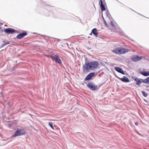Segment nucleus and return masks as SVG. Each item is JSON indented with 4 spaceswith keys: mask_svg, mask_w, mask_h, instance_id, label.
I'll return each instance as SVG.
<instances>
[{
    "mask_svg": "<svg viewBox=\"0 0 149 149\" xmlns=\"http://www.w3.org/2000/svg\"><path fill=\"white\" fill-rule=\"evenodd\" d=\"M98 65V63L96 61H93L90 62H86L85 65L83 66V70L84 72L89 70H93L96 69Z\"/></svg>",
    "mask_w": 149,
    "mask_h": 149,
    "instance_id": "nucleus-1",
    "label": "nucleus"
},
{
    "mask_svg": "<svg viewBox=\"0 0 149 149\" xmlns=\"http://www.w3.org/2000/svg\"><path fill=\"white\" fill-rule=\"evenodd\" d=\"M128 49L123 47L117 48L113 50L114 53L119 54H124L128 52Z\"/></svg>",
    "mask_w": 149,
    "mask_h": 149,
    "instance_id": "nucleus-2",
    "label": "nucleus"
},
{
    "mask_svg": "<svg viewBox=\"0 0 149 149\" xmlns=\"http://www.w3.org/2000/svg\"><path fill=\"white\" fill-rule=\"evenodd\" d=\"M91 33L95 36L97 35L98 34V32L97 31V30L95 28L93 29L92 30Z\"/></svg>",
    "mask_w": 149,
    "mask_h": 149,
    "instance_id": "nucleus-15",
    "label": "nucleus"
},
{
    "mask_svg": "<svg viewBox=\"0 0 149 149\" xmlns=\"http://www.w3.org/2000/svg\"><path fill=\"white\" fill-rule=\"evenodd\" d=\"M141 80H142V79H139L137 77L134 79V80L137 82L136 84L138 85H140L141 83Z\"/></svg>",
    "mask_w": 149,
    "mask_h": 149,
    "instance_id": "nucleus-13",
    "label": "nucleus"
},
{
    "mask_svg": "<svg viewBox=\"0 0 149 149\" xmlns=\"http://www.w3.org/2000/svg\"><path fill=\"white\" fill-rule=\"evenodd\" d=\"M143 82L145 84H149V77L147 78L146 79L143 80Z\"/></svg>",
    "mask_w": 149,
    "mask_h": 149,
    "instance_id": "nucleus-16",
    "label": "nucleus"
},
{
    "mask_svg": "<svg viewBox=\"0 0 149 149\" xmlns=\"http://www.w3.org/2000/svg\"><path fill=\"white\" fill-rule=\"evenodd\" d=\"M27 35V33L24 31L22 33L19 34L17 36V38L18 39H20L23 38L24 36Z\"/></svg>",
    "mask_w": 149,
    "mask_h": 149,
    "instance_id": "nucleus-9",
    "label": "nucleus"
},
{
    "mask_svg": "<svg viewBox=\"0 0 149 149\" xmlns=\"http://www.w3.org/2000/svg\"><path fill=\"white\" fill-rule=\"evenodd\" d=\"M94 72H91L85 78L86 80H87L90 79L95 75Z\"/></svg>",
    "mask_w": 149,
    "mask_h": 149,
    "instance_id": "nucleus-11",
    "label": "nucleus"
},
{
    "mask_svg": "<svg viewBox=\"0 0 149 149\" xmlns=\"http://www.w3.org/2000/svg\"><path fill=\"white\" fill-rule=\"evenodd\" d=\"M141 93L145 97H147L148 96V94L143 91H142Z\"/></svg>",
    "mask_w": 149,
    "mask_h": 149,
    "instance_id": "nucleus-18",
    "label": "nucleus"
},
{
    "mask_svg": "<svg viewBox=\"0 0 149 149\" xmlns=\"http://www.w3.org/2000/svg\"><path fill=\"white\" fill-rule=\"evenodd\" d=\"M138 122H136L135 123V125H138Z\"/></svg>",
    "mask_w": 149,
    "mask_h": 149,
    "instance_id": "nucleus-23",
    "label": "nucleus"
},
{
    "mask_svg": "<svg viewBox=\"0 0 149 149\" xmlns=\"http://www.w3.org/2000/svg\"><path fill=\"white\" fill-rule=\"evenodd\" d=\"M111 26L113 27H114V25L113 23V22L111 20Z\"/></svg>",
    "mask_w": 149,
    "mask_h": 149,
    "instance_id": "nucleus-21",
    "label": "nucleus"
},
{
    "mask_svg": "<svg viewBox=\"0 0 149 149\" xmlns=\"http://www.w3.org/2000/svg\"><path fill=\"white\" fill-rule=\"evenodd\" d=\"M51 58L52 60H54L55 61L56 63H58L59 64H61V61L57 55H55L54 56H52Z\"/></svg>",
    "mask_w": 149,
    "mask_h": 149,
    "instance_id": "nucleus-5",
    "label": "nucleus"
},
{
    "mask_svg": "<svg viewBox=\"0 0 149 149\" xmlns=\"http://www.w3.org/2000/svg\"><path fill=\"white\" fill-rule=\"evenodd\" d=\"M118 72L120 73L123 74H125V73L123 70L122 69L119 67H115L114 68Z\"/></svg>",
    "mask_w": 149,
    "mask_h": 149,
    "instance_id": "nucleus-10",
    "label": "nucleus"
},
{
    "mask_svg": "<svg viewBox=\"0 0 149 149\" xmlns=\"http://www.w3.org/2000/svg\"><path fill=\"white\" fill-rule=\"evenodd\" d=\"M142 56H140L136 55L133 56L132 57V60L134 61H139L141 59Z\"/></svg>",
    "mask_w": 149,
    "mask_h": 149,
    "instance_id": "nucleus-8",
    "label": "nucleus"
},
{
    "mask_svg": "<svg viewBox=\"0 0 149 149\" xmlns=\"http://www.w3.org/2000/svg\"><path fill=\"white\" fill-rule=\"evenodd\" d=\"M141 74L145 76H149V72L142 71L140 72Z\"/></svg>",
    "mask_w": 149,
    "mask_h": 149,
    "instance_id": "nucleus-14",
    "label": "nucleus"
},
{
    "mask_svg": "<svg viewBox=\"0 0 149 149\" xmlns=\"http://www.w3.org/2000/svg\"><path fill=\"white\" fill-rule=\"evenodd\" d=\"M118 78L121 81L123 82H130L129 79L126 76H124L121 78Z\"/></svg>",
    "mask_w": 149,
    "mask_h": 149,
    "instance_id": "nucleus-12",
    "label": "nucleus"
},
{
    "mask_svg": "<svg viewBox=\"0 0 149 149\" xmlns=\"http://www.w3.org/2000/svg\"><path fill=\"white\" fill-rule=\"evenodd\" d=\"M15 31V30L11 28H7L4 30V32L8 34H12Z\"/></svg>",
    "mask_w": 149,
    "mask_h": 149,
    "instance_id": "nucleus-7",
    "label": "nucleus"
},
{
    "mask_svg": "<svg viewBox=\"0 0 149 149\" xmlns=\"http://www.w3.org/2000/svg\"><path fill=\"white\" fill-rule=\"evenodd\" d=\"M25 134V131L23 130L20 129L17 130L13 135V137L24 135Z\"/></svg>",
    "mask_w": 149,
    "mask_h": 149,
    "instance_id": "nucleus-3",
    "label": "nucleus"
},
{
    "mask_svg": "<svg viewBox=\"0 0 149 149\" xmlns=\"http://www.w3.org/2000/svg\"><path fill=\"white\" fill-rule=\"evenodd\" d=\"M48 124L52 129H54V128L52 125V123L49 122L48 123Z\"/></svg>",
    "mask_w": 149,
    "mask_h": 149,
    "instance_id": "nucleus-20",
    "label": "nucleus"
},
{
    "mask_svg": "<svg viewBox=\"0 0 149 149\" xmlns=\"http://www.w3.org/2000/svg\"><path fill=\"white\" fill-rule=\"evenodd\" d=\"M104 23L107 26H108V25L106 21L104 20Z\"/></svg>",
    "mask_w": 149,
    "mask_h": 149,
    "instance_id": "nucleus-22",
    "label": "nucleus"
},
{
    "mask_svg": "<svg viewBox=\"0 0 149 149\" xmlns=\"http://www.w3.org/2000/svg\"><path fill=\"white\" fill-rule=\"evenodd\" d=\"M99 4L100 5V6L101 8V10L102 11H104L106 10V8H105L104 4V0H99Z\"/></svg>",
    "mask_w": 149,
    "mask_h": 149,
    "instance_id": "nucleus-6",
    "label": "nucleus"
},
{
    "mask_svg": "<svg viewBox=\"0 0 149 149\" xmlns=\"http://www.w3.org/2000/svg\"><path fill=\"white\" fill-rule=\"evenodd\" d=\"M87 86L92 91L95 90L97 89V85L91 82H88L87 85Z\"/></svg>",
    "mask_w": 149,
    "mask_h": 149,
    "instance_id": "nucleus-4",
    "label": "nucleus"
},
{
    "mask_svg": "<svg viewBox=\"0 0 149 149\" xmlns=\"http://www.w3.org/2000/svg\"><path fill=\"white\" fill-rule=\"evenodd\" d=\"M3 43L1 45V47H2L10 43L9 42H6L4 41H3Z\"/></svg>",
    "mask_w": 149,
    "mask_h": 149,
    "instance_id": "nucleus-17",
    "label": "nucleus"
},
{
    "mask_svg": "<svg viewBox=\"0 0 149 149\" xmlns=\"http://www.w3.org/2000/svg\"><path fill=\"white\" fill-rule=\"evenodd\" d=\"M106 15L109 18H110L111 17V15H110V14L109 13V12L108 11H107L106 12Z\"/></svg>",
    "mask_w": 149,
    "mask_h": 149,
    "instance_id": "nucleus-19",
    "label": "nucleus"
}]
</instances>
